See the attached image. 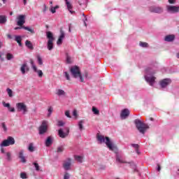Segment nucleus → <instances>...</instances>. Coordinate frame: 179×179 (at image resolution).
<instances>
[{
	"label": "nucleus",
	"instance_id": "obj_55",
	"mask_svg": "<svg viewBox=\"0 0 179 179\" xmlns=\"http://www.w3.org/2000/svg\"><path fill=\"white\" fill-rule=\"evenodd\" d=\"M169 3H176V0H169Z\"/></svg>",
	"mask_w": 179,
	"mask_h": 179
},
{
	"label": "nucleus",
	"instance_id": "obj_52",
	"mask_svg": "<svg viewBox=\"0 0 179 179\" xmlns=\"http://www.w3.org/2000/svg\"><path fill=\"white\" fill-rule=\"evenodd\" d=\"M8 111H10V113H15V108H12V107H9L8 108Z\"/></svg>",
	"mask_w": 179,
	"mask_h": 179
},
{
	"label": "nucleus",
	"instance_id": "obj_11",
	"mask_svg": "<svg viewBox=\"0 0 179 179\" xmlns=\"http://www.w3.org/2000/svg\"><path fill=\"white\" fill-rule=\"evenodd\" d=\"M17 25L22 27L26 23V15H20L17 17Z\"/></svg>",
	"mask_w": 179,
	"mask_h": 179
},
{
	"label": "nucleus",
	"instance_id": "obj_13",
	"mask_svg": "<svg viewBox=\"0 0 179 179\" xmlns=\"http://www.w3.org/2000/svg\"><path fill=\"white\" fill-rule=\"evenodd\" d=\"M48 124V122L44 120L42 122V124L39 127V134L40 135H43V134H45L47 132V125Z\"/></svg>",
	"mask_w": 179,
	"mask_h": 179
},
{
	"label": "nucleus",
	"instance_id": "obj_33",
	"mask_svg": "<svg viewBox=\"0 0 179 179\" xmlns=\"http://www.w3.org/2000/svg\"><path fill=\"white\" fill-rule=\"evenodd\" d=\"M92 112L94 113V114H95V115H99V114H100V111L99 110V109H97V108L94 106L92 107Z\"/></svg>",
	"mask_w": 179,
	"mask_h": 179
},
{
	"label": "nucleus",
	"instance_id": "obj_6",
	"mask_svg": "<svg viewBox=\"0 0 179 179\" xmlns=\"http://www.w3.org/2000/svg\"><path fill=\"white\" fill-rule=\"evenodd\" d=\"M15 106L18 113H22L23 115L27 114L29 110L27 109V106H26L24 103H17Z\"/></svg>",
	"mask_w": 179,
	"mask_h": 179
},
{
	"label": "nucleus",
	"instance_id": "obj_17",
	"mask_svg": "<svg viewBox=\"0 0 179 179\" xmlns=\"http://www.w3.org/2000/svg\"><path fill=\"white\" fill-rule=\"evenodd\" d=\"M65 38V32L64 31L61 30L60 31V36L57 41V45H61L62 44V41Z\"/></svg>",
	"mask_w": 179,
	"mask_h": 179
},
{
	"label": "nucleus",
	"instance_id": "obj_43",
	"mask_svg": "<svg viewBox=\"0 0 179 179\" xmlns=\"http://www.w3.org/2000/svg\"><path fill=\"white\" fill-rule=\"evenodd\" d=\"M52 107L50 106L48 111V117H50L51 114L52 113Z\"/></svg>",
	"mask_w": 179,
	"mask_h": 179
},
{
	"label": "nucleus",
	"instance_id": "obj_23",
	"mask_svg": "<svg viewBox=\"0 0 179 179\" xmlns=\"http://www.w3.org/2000/svg\"><path fill=\"white\" fill-rule=\"evenodd\" d=\"M8 22V19L6 15H0V24H5Z\"/></svg>",
	"mask_w": 179,
	"mask_h": 179
},
{
	"label": "nucleus",
	"instance_id": "obj_56",
	"mask_svg": "<svg viewBox=\"0 0 179 179\" xmlns=\"http://www.w3.org/2000/svg\"><path fill=\"white\" fill-rule=\"evenodd\" d=\"M1 153H2L3 155H6V152H5V150H4L3 148H1Z\"/></svg>",
	"mask_w": 179,
	"mask_h": 179
},
{
	"label": "nucleus",
	"instance_id": "obj_54",
	"mask_svg": "<svg viewBox=\"0 0 179 179\" xmlns=\"http://www.w3.org/2000/svg\"><path fill=\"white\" fill-rule=\"evenodd\" d=\"M73 115L74 117H77L78 116V112L76 111V110H74L73 112Z\"/></svg>",
	"mask_w": 179,
	"mask_h": 179
},
{
	"label": "nucleus",
	"instance_id": "obj_20",
	"mask_svg": "<svg viewBox=\"0 0 179 179\" xmlns=\"http://www.w3.org/2000/svg\"><path fill=\"white\" fill-rule=\"evenodd\" d=\"M65 1L68 10L71 15H73V13H75V11L72 10V4L71 3V2H69V0H65Z\"/></svg>",
	"mask_w": 179,
	"mask_h": 179
},
{
	"label": "nucleus",
	"instance_id": "obj_16",
	"mask_svg": "<svg viewBox=\"0 0 179 179\" xmlns=\"http://www.w3.org/2000/svg\"><path fill=\"white\" fill-rule=\"evenodd\" d=\"M71 164V160L70 158H68L64 162L63 167L64 170H66V171H68V170H70Z\"/></svg>",
	"mask_w": 179,
	"mask_h": 179
},
{
	"label": "nucleus",
	"instance_id": "obj_28",
	"mask_svg": "<svg viewBox=\"0 0 179 179\" xmlns=\"http://www.w3.org/2000/svg\"><path fill=\"white\" fill-rule=\"evenodd\" d=\"M25 45L26 47H27V48H29V50H33V43H31V42L29 40L25 41Z\"/></svg>",
	"mask_w": 179,
	"mask_h": 179
},
{
	"label": "nucleus",
	"instance_id": "obj_37",
	"mask_svg": "<svg viewBox=\"0 0 179 179\" xmlns=\"http://www.w3.org/2000/svg\"><path fill=\"white\" fill-rule=\"evenodd\" d=\"M6 59H8V61H10V59H13V55L10 53H8L6 55Z\"/></svg>",
	"mask_w": 179,
	"mask_h": 179
},
{
	"label": "nucleus",
	"instance_id": "obj_26",
	"mask_svg": "<svg viewBox=\"0 0 179 179\" xmlns=\"http://www.w3.org/2000/svg\"><path fill=\"white\" fill-rule=\"evenodd\" d=\"M45 145L47 147L51 146L52 145V138L51 136H48L45 141Z\"/></svg>",
	"mask_w": 179,
	"mask_h": 179
},
{
	"label": "nucleus",
	"instance_id": "obj_63",
	"mask_svg": "<svg viewBox=\"0 0 179 179\" xmlns=\"http://www.w3.org/2000/svg\"><path fill=\"white\" fill-rule=\"evenodd\" d=\"M8 38L12 39V37L10 36V35H8Z\"/></svg>",
	"mask_w": 179,
	"mask_h": 179
},
{
	"label": "nucleus",
	"instance_id": "obj_3",
	"mask_svg": "<svg viewBox=\"0 0 179 179\" xmlns=\"http://www.w3.org/2000/svg\"><path fill=\"white\" fill-rule=\"evenodd\" d=\"M70 72L75 78L76 79L79 78L80 82L85 83V78L83 76H82V74L80 73V70L79 69V67L78 66H73L70 69Z\"/></svg>",
	"mask_w": 179,
	"mask_h": 179
},
{
	"label": "nucleus",
	"instance_id": "obj_50",
	"mask_svg": "<svg viewBox=\"0 0 179 179\" xmlns=\"http://www.w3.org/2000/svg\"><path fill=\"white\" fill-rule=\"evenodd\" d=\"M132 148H134V149H139V145L138 144H131Z\"/></svg>",
	"mask_w": 179,
	"mask_h": 179
},
{
	"label": "nucleus",
	"instance_id": "obj_10",
	"mask_svg": "<svg viewBox=\"0 0 179 179\" xmlns=\"http://www.w3.org/2000/svg\"><path fill=\"white\" fill-rule=\"evenodd\" d=\"M30 64L34 71L38 73V76H39V78H43V71L37 69V66L34 64V61H33V59L30 60Z\"/></svg>",
	"mask_w": 179,
	"mask_h": 179
},
{
	"label": "nucleus",
	"instance_id": "obj_22",
	"mask_svg": "<svg viewBox=\"0 0 179 179\" xmlns=\"http://www.w3.org/2000/svg\"><path fill=\"white\" fill-rule=\"evenodd\" d=\"M20 71L22 73V75H24V73H26V71L27 72H28L29 71V66H27V63H24L21 68H20Z\"/></svg>",
	"mask_w": 179,
	"mask_h": 179
},
{
	"label": "nucleus",
	"instance_id": "obj_15",
	"mask_svg": "<svg viewBox=\"0 0 179 179\" xmlns=\"http://www.w3.org/2000/svg\"><path fill=\"white\" fill-rule=\"evenodd\" d=\"M128 117H129V110L128 108L123 109L120 113V117L122 120H127Z\"/></svg>",
	"mask_w": 179,
	"mask_h": 179
},
{
	"label": "nucleus",
	"instance_id": "obj_49",
	"mask_svg": "<svg viewBox=\"0 0 179 179\" xmlns=\"http://www.w3.org/2000/svg\"><path fill=\"white\" fill-rule=\"evenodd\" d=\"M65 115H66V117H68V118H71V114L69 113V110H66L65 112Z\"/></svg>",
	"mask_w": 179,
	"mask_h": 179
},
{
	"label": "nucleus",
	"instance_id": "obj_2",
	"mask_svg": "<svg viewBox=\"0 0 179 179\" xmlns=\"http://www.w3.org/2000/svg\"><path fill=\"white\" fill-rule=\"evenodd\" d=\"M134 124L139 132L141 134H145L146 132V129H149V125L142 122L139 119H136L134 120Z\"/></svg>",
	"mask_w": 179,
	"mask_h": 179
},
{
	"label": "nucleus",
	"instance_id": "obj_5",
	"mask_svg": "<svg viewBox=\"0 0 179 179\" xmlns=\"http://www.w3.org/2000/svg\"><path fill=\"white\" fill-rule=\"evenodd\" d=\"M46 37L48 38V49L49 51H51L54 48V40H55V38H54V35H52L51 31L46 32Z\"/></svg>",
	"mask_w": 179,
	"mask_h": 179
},
{
	"label": "nucleus",
	"instance_id": "obj_7",
	"mask_svg": "<svg viewBox=\"0 0 179 179\" xmlns=\"http://www.w3.org/2000/svg\"><path fill=\"white\" fill-rule=\"evenodd\" d=\"M10 145H15V138H13L12 136H8L7 139L3 141L0 146L3 148L6 146H10Z\"/></svg>",
	"mask_w": 179,
	"mask_h": 179
},
{
	"label": "nucleus",
	"instance_id": "obj_57",
	"mask_svg": "<svg viewBox=\"0 0 179 179\" xmlns=\"http://www.w3.org/2000/svg\"><path fill=\"white\" fill-rule=\"evenodd\" d=\"M157 171H160V170H162V168L160 167V165L157 164Z\"/></svg>",
	"mask_w": 179,
	"mask_h": 179
},
{
	"label": "nucleus",
	"instance_id": "obj_48",
	"mask_svg": "<svg viewBox=\"0 0 179 179\" xmlns=\"http://www.w3.org/2000/svg\"><path fill=\"white\" fill-rule=\"evenodd\" d=\"M57 125L58 127H64V125H65V123L62 121H59Z\"/></svg>",
	"mask_w": 179,
	"mask_h": 179
},
{
	"label": "nucleus",
	"instance_id": "obj_31",
	"mask_svg": "<svg viewBox=\"0 0 179 179\" xmlns=\"http://www.w3.org/2000/svg\"><path fill=\"white\" fill-rule=\"evenodd\" d=\"M36 59L38 65H43V58H41V56H40L39 55H36Z\"/></svg>",
	"mask_w": 179,
	"mask_h": 179
},
{
	"label": "nucleus",
	"instance_id": "obj_36",
	"mask_svg": "<svg viewBox=\"0 0 179 179\" xmlns=\"http://www.w3.org/2000/svg\"><path fill=\"white\" fill-rule=\"evenodd\" d=\"M59 8V6H56L55 7H51L50 12H52V13H55V12H57V9H58Z\"/></svg>",
	"mask_w": 179,
	"mask_h": 179
},
{
	"label": "nucleus",
	"instance_id": "obj_19",
	"mask_svg": "<svg viewBox=\"0 0 179 179\" xmlns=\"http://www.w3.org/2000/svg\"><path fill=\"white\" fill-rule=\"evenodd\" d=\"M20 29H24V30H27V31H29L30 33H31L32 34H34L35 31L34 29H31L29 27H24V26H22V27H16L15 28V30H19Z\"/></svg>",
	"mask_w": 179,
	"mask_h": 179
},
{
	"label": "nucleus",
	"instance_id": "obj_51",
	"mask_svg": "<svg viewBox=\"0 0 179 179\" xmlns=\"http://www.w3.org/2000/svg\"><path fill=\"white\" fill-rule=\"evenodd\" d=\"M83 21L84 22V24L85 26H87V24H86V22H87V17L85 16L84 19L83 20Z\"/></svg>",
	"mask_w": 179,
	"mask_h": 179
},
{
	"label": "nucleus",
	"instance_id": "obj_21",
	"mask_svg": "<svg viewBox=\"0 0 179 179\" xmlns=\"http://www.w3.org/2000/svg\"><path fill=\"white\" fill-rule=\"evenodd\" d=\"M68 134H69V129H67L66 133H64L62 129H59V136L60 138H66V136H68Z\"/></svg>",
	"mask_w": 179,
	"mask_h": 179
},
{
	"label": "nucleus",
	"instance_id": "obj_61",
	"mask_svg": "<svg viewBox=\"0 0 179 179\" xmlns=\"http://www.w3.org/2000/svg\"><path fill=\"white\" fill-rule=\"evenodd\" d=\"M17 43L20 45V47H22V42H18Z\"/></svg>",
	"mask_w": 179,
	"mask_h": 179
},
{
	"label": "nucleus",
	"instance_id": "obj_8",
	"mask_svg": "<svg viewBox=\"0 0 179 179\" xmlns=\"http://www.w3.org/2000/svg\"><path fill=\"white\" fill-rule=\"evenodd\" d=\"M166 10L168 13H178L179 6H166Z\"/></svg>",
	"mask_w": 179,
	"mask_h": 179
},
{
	"label": "nucleus",
	"instance_id": "obj_44",
	"mask_svg": "<svg viewBox=\"0 0 179 179\" xmlns=\"http://www.w3.org/2000/svg\"><path fill=\"white\" fill-rule=\"evenodd\" d=\"M33 164H34L36 171H40V166H38V164H37L36 162H34Z\"/></svg>",
	"mask_w": 179,
	"mask_h": 179
},
{
	"label": "nucleus",
	"instance_id": "obj_64",
	"mask_svg": "<svg viewBox=\"0 0 179 179\" xmlns=\"http://www.w3.org/2000/svg\"><path fill=\"white\" fill-rule=\"evenodd\" d=\"M82 15H83L84 17H85V16H86V15H85V13H83Z\"/></svg>",
	"mask_w": 179,
	"mask_h": 179
},
{
	"label": "nucleus",
	"instance_id": "obj_38",
	"mask_svg": "<svg viewBox=\"0 0 179 179\" xmlns=\"http://www.w3.org/2000/svg\"><path fill=\"white\" fill-rule=\"evenodd\" d=\"M15 41L17 43H20V42H22V36H15Z\"/></svg>",
	"mask_w": 179,
	"mask_h": 179
},
{
	"label": "nucleus",
	"instance_id": "obj_41",
	"mask_svg": "<svg viewBox=\"0 0 179 179\" xmlns=\"http://www.w3.org/2000/svg\"><path fill=\"white\" fill-rule=\"evenodd\" d=\"M29 152H34V147L33 146V143H30L28 148Z\"/></svg>",
	"mask_w": 179,
	"mask_h": 179
},
{
	"label": "nucleus",
	"instance_id": "obj_27",
	"mask_svg": "<svg viewBox=\"0 0 179 179\" xmlns=\"http://www.w3.org/2000/svg\"><path fill=\"white\" fill-rule=\"evenodd\" d=\"M74 159L78 163H83V157H82L80 155H75Z\"/></svg>",
	"mask_w": 179,
	"mask_h": 179
},
{
	"label": "nucleus",
	"instance_id": "obj_18",
	"mask_svg": "<svg viewBox=\"0 0 179 179\" xmlns=\"http://www.w3.org/2000/svg\"><path fill=\"white\" fill-rule=\"evenodd\" d=\"M24 150H21L18 153V157H19V159H20V161L22 163H26V162H27L26 157H24Z\"/></svg>",
	"mask_w": 179,
	"mask_h": 179
},
{
	"label": "nucleus",
	"instance_id": "obj_25",
	"mask_svg": "<svg viewBox=\"0 0 179 179\" xmlns=\"http://www.w3.org/2000/svg\"><path fill=\"white\" fill-rule=\"evenodd\" d=\"M56 94L57 96H65L66 93L65 92V91H64V90L58 89L56 90Z\"/></svg>",
	"mask_w": 179,
	"mask_h": 179
},
{
	"label": "nucleus",
	"instance_id": "obj_24",
	"mask_svg": "<svg viewBox=\"0 0 179 179\" xmlns=\"http://www.w3.org/2000/svg\"><path fill=\"white\" fill-rule=\"evenodd\" d=\"M174 38H176V36L174 35H167L165 36V41H173Z\"/></svg>",
	"mask_w": 179,
	"mask_h": 179
},
{
	"label": "nucleus",
	"instance_id": "obj_35",
	"mask_svg": "<svg viewBox=\"0 0 179 179\" xmlns=\"http://www.w3.org/2000/svg\"><path fill=\"white\" fill-rule=\"evenodd\" d=\"M66 63L72 64V58L71 57V56L68 55V54H66Z\"/></svg>",
	"mask_w": 179,
	"mask_h": 179
},
{
	"label": "nucleus",
	"instance_id": "obj_62",
	"mask_svg": "<svg viewBox=\"0 0 179 179\" xmlns=\"http://www.w3.org/2000/svg\"><path fill=\"white\" fill-rule=\"evenodd\" d=\"M134 171H138L136 170V166H134Z\"/></svg>",
	"mask_w": 179,
	"mask_h": 179
},
{
	"label": "nucleus",
	"instance_id": "obj_58",
	"mask_svg": "<svg viewBox=\"0 0 179 179\" xmlns=\"http://www.w3.org/2000/svg\"><path fill=\"white\" fill-rule=\"evenodd\" d=\"M136 153H137V155H141V152H139V148L136 149Z\"/></svg>",
	"mask_w": 179,
	"mask_h": 179
},
{
	"label": "nucleus",
	"instance_id": "obj_14",
	"mask_svg": "<svg viewBox=\"0 0 179 179\" xmlns=\"http://www.w3.org/2000/svg\"><path fill=\"white\" fill-rule=\"evenodd\" d=\"M170 83H171V80L170 78H165L159 82V85L162 88L167 87Z\"/></svg>",
	"mask_w": 179,
	"mask_h": 179
},
{
	"label": "nucleus",
	"instance_id": "obj_39",
	"mask_svg": "<svg viewBox=\"0 0 179 179\" xmlns=\"http://www.w3.org/2000/svg\"><path fill=\"white\" fill-rule=\"evenodd\" d=\"M20 178L27 179V174H26V173H24V172H22L20 173Z\"/></svg>",
	"mask_w": 179,
	"mask_h": 179
},
{
	"label": "nucleus",
	"instance_id": "obj_12",
	"mask_svg": "<svg viewBox=\"0 0 179 179\" xmlns=\"http://www.w3.org/2000/svg\"><path fill=\"white\" fill-rule=\"evenodd\" d=\"M149 10L153 13H163V8L157 6H152L150 7Z\"/></svg>",
	"mask_w": 179,
	"mask_h": 179
},
{
	"label": "nucleus",
	"instance_id": "obj_40",
	"mask_svg": "<svg viewBox=\"0 0 179 179\" xmlns=\"http://www.w3.org/2000/svg\"><path fill=\"white\" fill-rule=\"evenodd\" d=\"M7 93L9 96V97H13V92L12 91V90L9 89V88H7Z\"/></svg>",
	"mask_w": 179,
	"mask_h": 179
},
{
	"label": "nucleus",
	"instance_id": "obj_47",
	"mask_svg": "<svg viewBox=\"0 0 179 179\" xmlns=\"http://www.w3.org/2000/svg\"><path fill=\"white\" fill-rule=\"evenodd\" d=\"M3 107H6L7 108H9L10 107V103H6L5 101H3Z\"/></svg>",
	"mask_w": 179,
	"mask_h": 179
},
{
	"label": "nucleus",
	"instance_id": "obj_1",
	"mask_svg": "<svg viewBox=\"0 0 179 179\" xmlns=\"http://www.w3.org/2000/svg\"><path fill=\"white\" fill-rule=\"evenodd\" d=\"M155 73H156V70L148 67L145 69V75L144 78L147 83L150 86H153L155 85V81L156 80V77H155Z\"/></svg>",
	"mask_w": 179,
	"mask_h": 179
},
{
	"label": "nucleus",
	"instance_id": "obj_60",
	"mask_svg": "<svg viewBox=\"0 0 179 179\" xmlns=\"http://www.w3.org/2000/svg\"><path fill=\"white\" fill-rule=\"evenodd\" d=\"M24 5H26L27 3V0H23Z\"/></svg>",
	"mask_w": 179,
	"mask_h": 179
},
{
	"label": "nucleus",
	"instance_id": "obj_46",
	"mask_svg": "<svg viewBox=\"0 0 179 179\" xmlns=\"http://www.w3.org/2000/svg\"><path fill=\"white\" fill-rule=\"evenodd\" d=\"M48 10V7L47 6V5L43 4V13H45Z\"/></svg>",
	"mask_w": 179,
	"mask_h": 179
},
{
	"label": "nucleus",
	"instance_id": "obj_4",
	"mask_svg": "<svg viewBox=\"0 0 179 179\" xmlns=\"http://www.w3.org/2000/svg\"><path fill=\"white\" fill-rule=\"evenodd\" d=\"M97 140L100 143H106V146L110 149V150H114L115 148L113 145V143H111V141H110V138L108 137H106V138L103 137V136H97Z\"/></svg>",
	"mask_w": 179,
	"mask_h": 179
},
{
	"label": "nucleus",
	"instance_id": "obj_53",
	"mask_svg": "<svg viewBox=\"0 0 179 179\" xmlns=\"http://www.w3.org/2000/svg\"><path fill=\"white\" fill-rule=\"evenodd\" d=\"M64 179H69V173H66Z\"/></svg>",
	"mask_w": 179,
	"mask_h": 179
},
{
	"label": "nucleus",
	"instance_id": "obj_45",
	"mask_svg": "<svg viewBox=\"0 0 179 179\" xmlns=\"http://www.w3.org/2000/svg\"><path fill=\"white\" fill-rule=\"evenodd\" d=\"M1 127L5 132H6V131H8V128L6 127V124H5V122H3L1 124Z\"/></svg>",
	"mask_w": 179,
	"mask_h": 179
},
{
	"label": "nucleus",
	"instance_id": "obj_42",
	"mask_svg": "<svg viewBox=\"0 0 179 179\" xmlns=\"http://www.w3.org/2000/svg\"><path fill=\"white\" fill-rule=\"evenodd\" d=\"M64 73L66 80H71V77L69 76V73H68V72L66 71H64Z\"/></svg>",
	"mask_w": 179,
	"mask_h": 179
},
{
	"label": "nucleus",
	"instance_id": "obj_59",
	"mask_svg": "<svg viewBox=\"0 0 179 179\" xmlns=\"http://www.w3.org/2000/svg\"><path fill=\"white\" fill-rule=\"evenodd\" d=\"M84 78H85V79H87V72L85 73V74H84Z\"/></svg>",
	"mask_w": 179,
	"mask_h": 179
},
{
	"label": "nucleus",
	"instance_id": "obj_32",
	"mask_svg": "<svg viewBox=\"0 0 179 179\" xmlns=\"http://www.w3.org/2000/svg\"><path fill=\"white\" fill-rule=\"evenodd\" d=\"M6 160L8 162H10V160H12V153H10V152H6Z\"/></svg>",
	"mask_w": 179,
	"mask_h": 179
},
{
	"label": "nucleus",
	"instance_id": "obj_29",
	"mask_svg": "<svg viewBox=\"0 0 179 179\" xmlns=\"http://www.w3.org/2000/svg\"><path fill=\"white\" fill-rule=\"evenodd\" d=\"M83 124H85V120H80L78 123V128L80 131H83Z\"/></svg>",
	"mask_w": 179,
	"mask_h": 179
},
{
	"label": "nucleus",
	"instance_id": "obj_34",
	"mask_svg": "<svg viewBox=\"0 0 179 179\" xmlns=\"http://www.w3.org/2000/svg\"><path fill=\"white\" fill-rule=\"evenodd\" d=\"M139 45L140 47H143V48H147L148 47V44L146 42H140Z\"/></svg>",
	"mask_w": 179,
	"mask_h": 179
},
{
	"label": "nucleus",
	"instance_id": "obj_30",
	"mask_svg": "<svg viewBox=\"0 0 179 179\" xmlns=\"http://www.w3.org/2000/svg\"><path fill=\"white\" fill-rule=\"evenodd\" d=\"M64 150H65V148L64 147V145H60L57 148L56 152L57 153H62V152H64Z\"/></svg>",
	"mask_w": 179,
	"mask_h": 179
},
{
	"label": "nucleus",
	"instance_id": "obj_9",
	"mask_svg": "<svg viewBox=\"0 0 179 179\" xmlns=\"http://www.w3.org/2000/svg\"><path fill=\"white\" fill-rule=\"evenodd\" d=\"M116 162L117 163L120 164H125V163H129L127 161H125V159L124 158V154L122 152H116Z\"/></svg>",
	"mask_w": 179,
	"mask_h": 179
}]
</instances>
